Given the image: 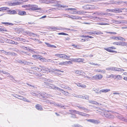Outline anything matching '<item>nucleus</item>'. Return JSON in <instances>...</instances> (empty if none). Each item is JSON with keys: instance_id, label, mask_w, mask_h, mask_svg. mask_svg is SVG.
Instances as JSON below:
<instances>
[{"instance_id": "nucleus-1", "label": "nucleus", "mask_w": 127, "mask_h": 127, "mask_svg": "<svg viewBox=\"0 0 127 127\" xmlns=\"http://www.w3.org/2000/svg\"><path fill=\"white\" fill-rule=\"evenodd\" d=\"M39 66L41 68L40 69H41L40 70H39L40 72H45L46 71H49V72H55L56 71L55 69H53V68H51V69H49L48 68H46L44 66Z\"/></svg>"}, {"instance_id": "nucleus-2", "label": "nucleus", "mask_w": 127, "mask_h": 127, "mask_svg": "<svg viewBox=\"0 0 127 127\" xmlns=\"http://www.w3.org/2000/svg\"><path fill=\"white\" fill-rule=\"evenodd\" d=\"M101 115L104 117H105L109 118H112L113 117V115H111L108 111H105L102 113Z\"/></svg>"}, {"instance_id": "nucleus-3", "label": "nucleus", "mask_w": 127, "mask_h": 127, "mask_svg": "<svg viewBox=\"0 0 127 127\" xmlns=\"http://www.w3.org/2000/svg\"><path fill=\"white\" fill-rule=\"evenodd\" d=\"M44 84H43V86L46 87L54 89L56 88V87L54 85L49 84L48 83L45 82H44Z\"/></svg>"}, {"instance_id": "nucleus-4", "label": "nucleus", "mask_w": 127, "mask_h": 127, "mask_svg": "<svg viewBox=\"0 0 127 127\" xmlns=\"http://www.w3.org/2000/svg\"><path fill=\"white\" fill-rule=\"evenodd\" d=\"M30 8H28V10H30L35 11L36 10H40L41 9L40 8H38V6L35 5H31Z\"/></svg>"}, {"instance_id": "nucleus-5", "label": "nucleus", "mask_w": 127, "mask_h": 127, "mask_svg": "<svg viewBox=\"0 0 127 127\" xmlns=\"http://www.w3.org/2000/svg\"><path fill=\"white\" fill-rule=\"evenodd\" d=\"M60 1H57L56 0V9L58 10H60L62 9V7H68V6L66 5H61L60 4L58 3L59 2H60Z\"/></svg>"}, {"instance_id": "nucleus-6", "label": "nucleus", "mask_w": 127, "mask_h": 127, "mask_svg": "<svg viewBox=\"0 0 127 127\" xmlns=\"http://www.w3.org/2000/svg\"><path fill=\"white\" fill-rule=\"evenodd\" d=\"M57 57L60 58H62L63 59H69L70 58L69 56H67L64 54H56V57Z\"/></svg>"}, {"instance_id": "nucleus-7", "label": "nucleus", "mask_w": 127, "mask_h": 127, "mask_svg": "<svg viewBox=\"0 0 127 127\" xmlns=\"http://www.w3.org/2000/svg\"><path fill=\"white\" fill-rule=\"evenodd\" d=\"M16 13V14L20 15H24L26 14L25 12L23 11H21L20 10H17Z\"/></svg>"}, {"instance_id": "nucleus-8", "label": "nucleus", "mask_w": 127, "mask_h": 127, "mask_svg": "<svg viewBox=\"0 0 127 127\" xmlns=\"http://www.w3.org/2000/svg\"><path fill=\"white\" fill-rule=\"evenodd\" d=\"M0 51L2 53H3L6 55H12L13 54L11 52H7L5 50H1Z\"/></svg>"}, {"instance_id": "nucleus-9", "label": "nucleus", "mask_w": 127, "mask_h": 127, "mask_svg": "<svg viewBox=\"0 0 127 127\" xmlns=\"http://www.w3.org/2000/svg\"><path fill=\"white\" fill-rule=\"evenodd\" d=\"M56 89H57V90H59L60 92H61L62 93H63L64 95H68L69 94V93L68 92L66 91H64L63 90L61 89H60V88L57 87H56Z\"/></svg>"}, {"instance_id": "nucleus-10", "label": "nucleus", "mask_w": 127, "mask_h": 127, "mask_svg": "<svg viewBox=\"0 0 127 127\" xmlns=\"http://www.w3.org/2000/svg\"><path fill=\"white\" fill-rule=\"evenodd\" d=\"M102 77V76L101 75L97 74L95 76H94L93 78H94L96 79L100 80L101 79Z\"/></svg>"}, {"instance_id": "nucleus-11", "label": "nucleus", "mask_w": 127, "mask_h": 127, "mask_svg": "<svg viewBox=\"0 0 127 127\" xmlns=\"http://www.w3.org/2000/svg\"><path fill=\"white\" fill-rule=\"evenodd\" d=\"M124 8H115V9H114V12L115 13H120L121 12H122V11L121 10H124Z\"/></svg>"}, {"instance_id": "nucleus-12", "label": "nucleus", "mask_w": 127, "mask_h": 127, "mask_svg": "<svg viewBox=\"0 0 127 127\" xmlns=\"http://www.w3.org/2000/svg\"><path fill=\"white\" fill-rule=\"evenodd\" d=\"M21 3L20 2H10L8 3V5L9 6H15L19 5Z\"/></svg>"}, {"instance_id": "nucleus-13", "label": "nucleus", "mask_w": 127, "mask_h": 127, "mask_svg": "<svg viewBox=\"0 0 127 127\" xmlns=\"http://www.w3.org/2000/svg\"><path fill=\"white\" fill-rule=\"evenodd\" d=\"M87 121L95 124H98L99 123L97 121L93 119H90L88 120Z\"/></svg>"}, {"instance_id": "nucleus-14", "label": "nucleus", "mask_w": 127, "mask_h": 127, "mask_svg": "<svg viewBox=\"0 0 127 127\" xmlns=\"http://www.w3.org/2000/svg\"><path fill=\"white\" fill-rule=\"evenodd\" d=\"M73 60L74 62H83V59L79 58L77 59H73Z\"/></svg>"}, {"instance_id": "nucleus-15", "label": "nucleus", "mask_w": 127, "mask_h": 127, "mask_svg": "<svg viewBox=\"0 0 127 127\" xmlns=\"http://www.w3.org/2000/svg\"><path fill=\"white\" fill-rule=\"evenodd\" d=\"M8 11V13L10 14H15L17 13L16 11H15L13 10H9Z\"/></svg>"}, {"instance_id": "nucleus-16", "label": "nucleus", "mask_w": 127, "mask_h": 127, "mask_svg": "<svg viewBox=\"0 0 127 127\" xmlns=\"http://www.w3.org/2000/svg\"><path fill=\"white\" fill-rule=\"evenodd\" d=\"M45 43L47 45V46L48 47L53 48H56V46L54 45H51L49 43H48L46 42H45Z\"/></svg>"}, {"instance_id": "nucleus-17", "label": "nucleus", "mask_w": 127, "mask_h": 127, "mask_svg": "<svg viewBox=\"0 0 127 127\" xmlns=\"http://www.w3.org/2000/svg\"><path fill=\"white\" fill-rule=\"evenodd\" d=\"M36 108L38 110H42V108L41 105L39 104H37L35 105Z\"/></svg>"}, {"instance_id": "nucleus-18", "label": "nucleus", "mask_w": 127, "mask_h": 127, "mask_svg": "<svg viewBox=\"0 0 127 127\" xmlns=\"http://www.w3.org/2000/svg\"><path fill=\"white\" fill-rule=\"evenodd\" d=\"M110 91V90L108 89H102L100 90V92L104 93H106Z\"/></svg>"}, {"instance_id": "nucleus-19", "label": "nucleus", "mask_w": 127, "mask_h": 127, "mask_svg": "<svg viewBox=\"0 0 127 127\" xmlns=\"http://www.w3.org/2000/svg\"><path fill=\"white\" fill-rule=\"evenodd\" d=\"M42 76H39V77H38L37 78L40 80L45 81H48V79H47L45 78L42 77Z\"/></svg>"}, {"instance_id": "nucleus-20", "label": "nucleus", "mask_w": 127, "mask_h": 127, "mask_svg": "<svg viewBox=\"0 0 127 127\" xmlns=\"http://www.w3.org/2000/svg\"><path fill=\"white\" fill-rule=\"evenodd\" d=\"M9 9V8L7 7H3L0 8V11L2 10H5Z\"/></svg>"}, {"instance_id": "nucleus-21", "label": "nucleus", "mask_w": 127, "mask_h": 127, "mask_svg": "<svg viewBox=\"0 0 127 127\" xmlns=\"http://www.w3.org/2000/svg\"><path fill=\"white\" fill-rule=\"evenodd\" d=\"M89 102L91 103H92V104H95L96 105L97 104H98L99 105V103H98L96 101H93V100H91L90 101H89ZM100 104V105H101V104Z\"/></svg>"}, {"instance_id": "nucleus-22", "label": "nucleus", "mask_w": 127, "mask_h": 127, "mask_svg": "<svg viewBox=\"0 0 127 127\" xmlns=\"http://www.w3.org/2000/svg\"><path fill=\"white\" fill-rule=\"evenodd\" d=\"M82 72L81 70H76L75 72V73L76 74H78L79 75H81Z\"/></svg>"}, {"instance_id": "nucleus-23", "label": "nucleus", "mask_w": 127, "mask_h": 127, "mask_svg": "<svg viewBox=\"0 0 127 127\" xmlns=\"http://www.w3.org/2000/svg\"><path fill=\"white\" fill-rule=\"evenodd\" d=\"M79 115L82 116H89L88 115V114L80 112Z\"/></svg>"}, {"instance_id": "nucleus-24", "label": "nucleus", "mask_w": 127, "mask_h": 127, "mask_svg": "<svg viewBox=\"0 0 127 127\" xmlns=\"http://www.w3.org/2000/svg\"><path fill=\"white\" fill-rule=\"evenodd\" d=\"M119 45L125 46L127 45V43L125 42H120Z\"/></svg>"}, {"instance_id": "nucleus-25", "label": "nucleus", "mask_w": 127, "mask_h": 127, "mask_svg": "<svg viewBox=\"0 0 127 127\" xmlns=\"http://www.w3.org/2000/svg\"><path fill=\"white\" fill-rule=\"evenodd\" d=\"M71 61H68V62L65 61L63 62V65H66L67 64H69V63H71Z\"/></svg>"}, {"instance_id": "nucleus-26", "label": "nucleus", "mask_w": 127, "mask_h": 127, "mask_svg": "<svg viewBox=\"0 0 127 127\" xmlns=\"http://www.w3.org/2000/svg\"><path fill=\"white\" fill-rule=\"evenodd\" d=\"M126 2H123V1H114V3H111L112 4H121V3L122 2L125 3Z\"/></svg>"}, {"instance_id": "nucleus-27", "label": "nucleus", "mask_w": 127, "mask_h": 127, "mask_svg": "<svg viewBox=\"0 0 127 127\" xmlns=\"http://www.w3.org/2000/svg\"><path fill=\"white\" fill-rule=\"evenodd\" d=\"M18 62L19 63L24 64H26L27 63V62H24L20 60H18Z\"/></svg>"}, {"instance_id": "nucleus-28", "label": "nucleus", "mask_w": 127, "mask_h": 127, "mask_svg": "<svg viewBox=\"0 0 127 127\" xmlns=\"http://www.w3.org/2000/svg\"><path fill=\"white\" fill-rule=\"evenodd\" d=\"M66 10H71V12H70V13L72 14L74 13V12L73 11L74 10L76 9H75L73 8H68L67 9H66Z\"/></svg>"}, {"instance_id": "nucleus-29", "label": "nucleus", "mask_w": 127, "mask_h": 127, "mask_svg": "<svg viewBox=\"0 0 127 127\" xmlns=\"http://www.w3.org/2000/svg\"><path fill=\"white\" fill-rule=\"evenodd\" d=\"M32 57L34 58H35L36 59H39L40 58V56L39 55H33L32 56Z\"/></svg>"}, {"instance_id": "nucleus-30", "label": "nucleus", "mask_w": 127, "mask_h": 127, "mask_svg": "<svg viewBox=\"0 0 127 127\" xmlns=\"http://www.w3.org/2000/svg\"><path fill=\"white\" fill-rule=\"evenodd\" d=\"M2 24H5V25H13V24L10 23L8 22H2L1 23Z\"/></svg>"}, {"instance_id": "nucleus-31", "label": "nucleus", "mask_w": 127, "mask_h": 127, "mask_svg": "<svg viewBox=\"0 0 127 127\" xmlns=\"http://www.w3.org/2000/svg\"><path fill=\"white\" fill-rule=\"evenodd\" d=\"M70 18L73 19H78L77 17H76L75 16L71 15Z\"/></svg>"}, {"instance_id": "nucleus-32", "label": "nucleus", "mask_w": 127, "mask_h": 127, "mask_svg": "<svg viewBox=\"0 0 127 127\" xmlns=\"http://www.w3.org/2000/svg\"><path fill=\"white\" fill-rule=\"evenodd\" d=\"M31 68L32 69H33L34 70H38L40 69V68H39L38 67H32Z\"/></svg>"}, {"instance_id": "nucleus-33", "label": "nucleus", "mask_w": 127, "mask_h": 127, "mask_svg": "<svg viewBox=\"0 0 127 127\" xmlns=\"http://www.w3.org/2000/svg\"><path fill=\"white\" fill-rule=\"evenodd\" d=\"M89 64L94 65H98L97 64L94 63L93 62H88L87 63V65H89Z\"/></svg>"}, {"instance_id": "nucleus-34", "label": "nucleus", "mask_w": 127, "mask_h": 127, "mask_svg": "<svg viewBox=\"0 0 127 127\" xmlns=\"http://www.w3.org/2000/svg\"><path fill=\"white\" fill-rule=\"evenodd\" d=\"M0 31L1 32H7V31L4 28H0Z\"/></svg>"}, {"instance_id": "nucleus-35", "label": "nucleus", "mask_w": 127, "mask_h": 127, "mask_svg": "<svg viewBox=\"0 0 127 127\" xmlns=\"http://www.w3.org/2000/svg\"><path fill=\"white\" fill-rule=\"evenodd\" d=\"M43 94L44 95V96H43V97H47L49 96L50 95L48 94L45 93H44Z\"/></svg>"}, {"instance_id": "nucleus-36", "label": "nucleus", "mask_w": 127, "mask_h": 127, "mask_svg": "<svg viewBox=\"0 0 127 127\" xmlns=\"http://www.w3.org/2000/svg\"><path fill=\"white\" fill-rule=\"evenodd\" d=\"M77 13L78 14H81L84 13V12L83 11H78L77 12Z\"/></svg>"}, {"instance_id": "nucleus-37", "label": "nucleus", "mask_w": 127, "mask_h": 127, "mask_svg": "<svg viewBox=\"0 0 127 127\" xmlns=\"http://www.w3.org/2000/svg\"><path fill=\"white\" fill-rule=\"evenodd\" d=\"M57 34L58 35H68V34H67L66 33H64V32H60L59 33H57Z\"/></svg>"}, {"instance_id": "nucleus-38", "label": "nucleus", "mask_w": 127, "mask_h": 127, "mask_svg": "<svg viewBox=\"0 0 127 127\" xmlns=\"http://www.w3.org/2000/svg\"><path fill=\"white\" fill-rule=\"evenodd\" d=\"M33 74H34L36 76H38V77H39V76H42V74L40 73H39L38 74L37 73H33Z\"/></svg>"}, {"instance_id": "nucleus-39", "label": "nucleus", "mask_w": 127, "mask_h": 127, "mask_svg": "<svg viewBox=\"0 0 127 127\" xmlns=\"http://www.w3.org/2000/svg\"><path fill=\"white\" fill-rule=\"evenodd\" d=\"M76 97L78 98H82L84 99L83 96H82V95H77Z\"/></svg>"}, {"instance_id": "nucleus-40", "label": "nucleus", "mask_w": 127, "mask_h": 127, "mask_svg": "<svg viewBox=\"0 0 127 127\" xmlns=\"http://www.w3.org/2000/svg\"><path fill=\"white\" fill-rule=\"evenodd\" d=\"M114 21L115 22H117V24H120V23H121L123 22V21H119V20H115Z\"/></svg>"}, {"instance_id": "nucleus-41", "label": "nucleus", "mask_w": 127, "mask_h": 127, "mask_svg": "<svg viewBox=\"0 0 127 127\" xmlns=\"http://www.w3.org/2000/svg\"><path fill=\"white\" fill-rule=\"evenodd\" d=\"M116 78L119 80L121 79L122 78L121 76L119 75H117Z\"/></svg>"}, {"instance_id": "nucleus-42", "label": "nucleus", "mask_w": 127, "mask_h": 127, "mask_svg": "<svg viewBox=\"0 0 127 127\" xmlns=\"http://www.w3.org/2000/svg\"><path fill=\"white\" fill-rule=\"evenodd\" d=\"M118 68H116L115 67H113L112 71H118Z\"/></svg>"}, {"instance_id": "nucleus-43", "label": "nucleus", "mask_w": 127, "mask_h": 127, "mask_svg": "<svg viewBox=\"0 0 127 127\" xmlns=\"http://www.w3.org/2000/svg\"><path fill=\"white\" fill-rule=\"evenodd\" d=\"M56 106H58V107L60 108H63L64 107V106H62L61 104H56Z\"/></svg>"}, {"instance_id": "nucleus-44", "label": "nucleus", "mask_w": 127, "mask_h": 127, "mask_svg": "<svg viewBox=\"0 0 127 127\" xmlns=\"http://www.w3.org/2000/svg\"><path fill=\"white\" fill-rule=\"evenodd\" d=\"M23 100L24 101L28 102H30V101L28 100L26 98H25L24 97L23 98Z\"/></svg>"}, {"instance_id": "nucleus-45", "label": "nucleus", "mask_w": 127, "mask_h": 127, "mask_svg": "<svg viewBox=\"0 0 127 127\" xmlns=\"http://www.w3.org/2000/svg\"><path fill=\"white\" fill-rule=\"evenodd\" d=\"M27 34H28L30 36H32V34H34V33H32L29 32H28Z\"/></svg>"}, {"instance_id": "nucleus-46", "label": "nucleus", "mask_w": 127, "mask_h": 127, "mask_svg": "<svg viewBox=\"0 0 127 127\" xmlns=\"http://www.w3.org/2000/svg\"><path fill=\"white\" fill-rule=\"evenodd\" d=\"M103 33L101 32L100 31H98L97 32H96V34L97 35H100L101 34H102Z\"/></svg>"}, {"instance_id": "nucleus-47", "label": "nucleus", "mask_w": 127, "mask_h": 127, "mask_svg": "<svg viewBox=\"0 0 127 127\" xmlns=\"http://www.w3.org/2000/svg\"><path fill=\"white\" fill-rule=\"evenodd\" d=\"M15 39L17 41H20L21 39H22L21 38L19 37H16L15 38Z\"/></svg>"}, {"instance_id": "nucleus-48", "label": "nucleus", "mask_w": 127, "mask_h": 127, "mask_svg": "<svg viewBox=\"0 0 127 127\" xmlns=\"http://www.w3.org/2000/svg\"><path fill=\"white\" fill-rule=\"evenodd\" d=\"M106 11H107L112 12H114V9H107Z\"/></svg>"}, {"instance_id": "nucleus-49", "label": "nucleus", "mask_w": 127, "mask_h": 127, "mask_svg": "<svg viewBox=\"0 0 127 127\" xmlns=\"http://www.w3.org/2000/svg\"><path fill=\"white\" fill-rule=\"evenodd\" d=\"M74 127H83L82 126L78 124L74 125Z\"/></svg>"}, {"instance_id": "nucleus-50", "label": "nucleus", "mask_w": 127, "mask_h": 127, "mask_svg": "<svg viewBox=\"0 0 127 127\" xmlns=\"http://www.w3.org/2000/svg\"><path fill=\"white\" fill-rule=\"evenodd\" d=\"M97 24L99 25H108V24L107 23H97Z\"/></svg>"}, {"instance_id": "nucleus-51", "label": "nucleus", "mask_w": 127, "mask_h": 127, "mask_svg": "<svg viewBox=\"0 0 127 127\" xmlns=\"http://www.w3.org/2000/svg\"><path fill=\"white\" fill-rule=\"evenodd\" d=\"M35 40H36L35 41L37 42L38 43H42L41 41H39L38 39H35Z\"/></svg>"}, {"instance_id": "nucleus-52", "label": "nucleus", "mask_w": 127, "mask_h": 127, "mask_svg": "<svg viewBox=\"0 0 127 127\" xmlns=\"http://www.w3.org/2000/svg\"><path fill=\"white\" fill-rule=\"evenodd\" d=\"M113 44L114 45H119L120 44V42H115L113 43Z\"/></svg>"}, {"instance_id": "nucleus-53", "label": "nucleus", "mask_w": 127, "mask_h": 127, "mask_svg": "<svg viewBox=\"0 0 127 127\" xmlns=\"http://www.w3.org/2000/svg\"><path fill=\"white\" fill-rule=\"evenodd\" d=\"M32 95L34 96H36L37 95V94H36L35 93H33L32 92H31L30 93Z\"/></svg>"}, {"instance_id": "nucleus-54", "label": "nucleus", "mask_w": 127, "mask_h": 127, "mask_svg": "<svg viewBox=\"0 0 127 127\" xmlns=\"http://www.w3.org/2000/svg\"><path fill=\"white\" fill-rule=\"evenodd\" d=\"M114 75L113 74H111V75H109L108 76V78H114Z\"/></svg>"}, {"instance_id": "nucleus-55", "label": "nucleus", "mask_w": 127, "mask_h": 127, "mask_svg": "<svg viewBox=\"0 0 127 127\" xmlns=\"http://www.w3.org/2000/svg\"><path fill=\"white\" fill-rule=\"evenodd\" d=\"M94 18L95 19H96V20L95 19V20L99 21H100V20L101 18H99L97 17H94Z\"/></svg>"}, {"instance_id": "nucleus-56", "label": "nucleus", "mask_w": 127, "mask_h": 127, "mask_svg": "<svg viewBox=\"0 0 127 127\" xmlns=\"http://www.w3.org/2000/svg\"><path fill=\"white\" fill-rule=\"evenodd\" d=\"M117 37L113 36L110 37V38L114 40H117Z\"/></svg>"}, {"instance_id": "nucleus-57", "label": "nucleus", "mask_w": 127, "mask_h": 127, "mask_svg": "<svg viewBox=\"0 0 127 127\" xmlns=\"http://www.w3.org/2000/svg\"><path fill=\"white\" fill-rule=\"evenodd\" d=\"M113 67H108L106 68L107 70H111L112 71Z\"/></svg>"}, {"instance_id": "nucleus-58", "label": "nucleus", "mask_w": 127, "mask_h": 127, "mask_svg": "<svg viewBox=\"0 0 127 127\" xmlns=\"http://www.w3.org/2000/svg\"><path fill=\"white\" fill-rule=\"evenodd\" d=\"M6 76L8 77H11L13 79V77L11 75H10V74L9 73H8L7 74Z\"/></svg>"}, {"instance_id": "nucleus-59", "label": "nucleus", "mask_w": 127, "mask_h": 127, "mask_svg": "<svg viewBox=\"0 0 127 127\" xmlns=\"http://www.w3.org/2000/svg\"><path fill=\"white\" fill-rule=\"evenodd\" d=\"M118 71H124V70L121 68H118Z\"/></svg>"}, {"instance_id": "nucleus-60", "label": "nucleus", "mask_w": 127, "mask_h": 127, "mask_svg": "<svg viewBox=\"0 0 127 127\" xmlns=\"http://www.w3.org/2000/svg\"><path fill=\"white\" fill-rule=\"evenodd\" d=\"M81 109L83 110H85L86 111H87L88 109L87 108H84V107H82V108H81Z\"/></svg>"}, {"instance_id": "nucleus-61", "label": "nucleus", "mask_w": 127, "mask_h": 127, "mask_svg": "<svg viewBox=\"0 0 127 127\" xmlns=\"http://www.w3.org/2000/svg\"><path fill=\"white\" fill-rule=\"evenodd\" d=\"M50 2L51 3H55V0H50Z\"/></svg>"}, {"instance_id": "nucleus-62", "label": "nucleus", "mask_w": 127, "mask_h": 127, "mask_svg": "<svg viewBox=\"0 0 127 127\" xmlns=\"http://www.w3.org/2000/svg\"><path fill=\"white\" fill-rule=\"evenodd\" d=\"M83 96V98H84V99L85 98L86 99H88V96L86 95H85Z\"/></svg>"}, {"instance_id": "nucleus-63", "label": "nucleus", "mask_w": 127, "mask_h": 127, "mask_svg": "<svg viewBox=\"0 0 127 127\" xmlns=\"http://www.w3.org/2000/svg\"><path fill=\"white\" fill-rule=\"evenodd\" d=\"M33 64V63L31 62H27V64H27L28 65H31Z\"/></svg>"}, {"instance_id": "nucleus-64", "label": "nucleus", "mask_w": 127, "mask_h": 127, "mask_svg": "<svg viewBox=\"0 0 127 127\" xmlns=\"http://www.w3.org/2000/svg\"><path fill=\"white\" fill-rule=\"evenodd\" d=\"M81 86L80 87H82L83 88H86V86L85 85H84L81 84Z\"/></svg>"}]
</instances>
